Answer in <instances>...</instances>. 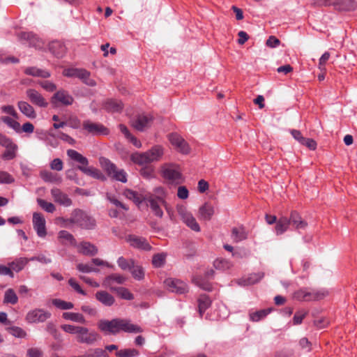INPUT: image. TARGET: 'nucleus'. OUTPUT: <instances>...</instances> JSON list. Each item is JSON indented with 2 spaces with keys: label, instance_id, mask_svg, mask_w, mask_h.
<instances>
[{
  "label": "nucleus",
  "instance_id": "nucleus-1",
  "mask_svg": "<svg viewBox=\"0 0 357 357\" xmlns=\"http://www.w3.org/2000/svg\"><path fill=\"white\" fill-rule=\"evenodd\" d=\"M123 195L128 199L132 200L136 204H139L143 200H145L149 204L150 208L156 216L159 218L162 216L163 211L161 206H165L166 203L159 202L154 196H144L137 192L129 189L124 190Z\"/></svg>",
  "mask_w": 357,
  "mask_h": 357
},
{
  "label": "nucleus",
  "instance_id": "nucleus-2",
  "mask_svg": "<svg viewBox=\"0 0 357 357\" xmlns=\"http://www.w3.org/2000/svg\"><path fill=\"white\" fill-rule=\"evenodd\" d=\"M160 174L168 185H177L184 182V177L179 165L166 163L161 167Z\"/></svg>",
  "mask_w": 357,
  "mask_h": 357
},
{
  "label": "nucleus",
  "instance_id": "nucleus-3",
  "mask_svg": "<svg viewBox=\"0 0 357 357\" xmlns=\"http://www.w3.org/2000/svg\"><path fill=\"white\" fill-rule=\"evenodd\" d=\"M163 154V147L160 145H155L146 152L132 154L130 158L136 164L144 165L160 160Z\"/></svg>",
  "mask_w": 357,
  "mask_h": 357
},
{
  "label": "nucleus",
  "instance_id": "nucleus-4",
  "mask_svg": "<svg viewBox=\"0 0 357 357\" xmlns=\"http://www.w3.org/2000/svg\"><path fill=\"white\" fill-rule=\"evenodd\" d=\"M99 162L102 168L110 177L123 183H126L127 181V174L123 169L118 168L108 159L103 157L100 158Z\"/></svg>",
  "mask_w": 357,
  "mask_h": 357
},
{
  "label": "nucleus",
  "instance_id": "nucleus-5",
  "mask_svg": "<svg viewBox=\"0 0 357 357\" xmlns=\"http://www.w3.org/2000/svg\"><path fill=\"white\" fill-rule=\"evenodd\" d=\"M265 220L267 224H275L274 231L277 235H281L287 231L290 226V220L284 215L280 216L278 219L275 215L266 214Z\"/></svg>",
  "mask_w": 357,
  "mask_h": 357
},
{
  "label": "nucleus",
  "instance_id": "nucleus-6",
  "mask_svg": "<svg viewBox=\"0 0 357 357\" xmlns=\"http://www.w3.org/2000/svg\"><path fill=\"white\" fill-rule=\"evenodd\" d=\"M324 292L307 288L300 289L294 293V298L299 301H319L325 297Z\"/></svg>",
  "mask_w": 357,
  "mask_h": 357
},
{
  "label": "nucleus",
  "instance_id": "nucleus-7",
  "mask_svg": "<svg viewBox=\"0 0 357 357\" xmlns=\"http://www.w3.org/2000/svg\"><path fill=\"white\" fill-rule=\"evenodd\" d=\"M63 75L68 77H77L89 86L96 85V82L91 77L90 73L85 69L66 68L63 71Z\"/></svg>",
  "mask_w": 357,
  "mask_h": 357
},
{
  "label": "nucleus",
  "instance_id": "nucleus-8",
  "mask_svg": "<svg viewBox=\"0 0 357 357\" xmlns=\"http://www.w3.org/2000/svg\"><path fill=\"white\" fill-rule=\"evenodd\" d=\"M0 146L5 148V151L1 155V159L3 160H11L17 157L18 146L14 142L13 139L5 135Z\"/></svg>",
  "mask_w": 357,
  "mask_h": 357
},
{
  "label": "nucleus",
  "instance_id": "nucleus-9",
  "mask_svg": "<svg viewBox=\"0 0 357 357\" xmlns=\"http://www.w3.org/2000/svg\"><path fill=\"white\" fill-rule=\"evenodd\" d=\"M168 139L172 146L182 154H188L190 148L188 142L178 133L173 132L168 135Z\"/></svg>",
  "mask_w": 357,
  "mask_h": 357
},
{
  "label": "nucleus",
  "instance_id": "nucleus-10",
  "mask_svg": "<svg viewBox=\"0 0 357 357\" xmlns=\"http://www.w3.org/2000/svg\"><path fill=\"white\" fill-rule=\"evenodd\" d=\"M78 331L77 335H76V340L79 343L91 344L99 338L98 333L89 331L86 327L81 326Z\"/></svg>",
  "mask_w": 357,
  "mask_h": 357
},
{
  "label": "nucleus",
  "instance_id": "nucleus-11",
  "mask_svg": "<svg viewBox=\"0 0 357 357\" xmlns=\"http://www.w3.org/2000/svg\"><path fill=\"white\" fill-rule=\"evenodd\" d=\"M74 222L85 229H91L95 225V220L79 209L74 211Z\"/></svg>",
  "mask_w": 357,
  "mask_h": 357
},
{
  "label": "nucleus",
  "instance_id": "nucleus-12",
  "mask_svg": "<svg viewBox=\"0 0 357 357\" xmlns=\"http://www.w3.org/2000/svg\"><path fill=\"white\" fill-rule=\"evenodd\" d=\"M117 333L121 332L137 333L142 332L140 326L133 324L130 320L116 319Z\"/></svg>",
  "mask_w": 357,
  "mask_h": 357
},
{
  "label": "nucleus",
  "instance_id": "nucleus-13",
  "mask_svg": "<svg viewBox=\"0 0 357 357\" xmlns=\"http://www.w3.org/2000/svg\"><path fill=\"white\" fill-rule=\"evenodd\" d=\"M178 213L181 215L183 222L191 229L199 231L200 227L192 214L188 212L184 206L178 208Z\"/></svg>",
  "mask_w": 357,
  "mask_h": 357
},
{
  "label": "nucleus",
  "instance_id": "nucleus-14",
  "mask_svg": "<svg viewBox=\"0 0 357 357\" xmlns=\"http://www.w3.org/2000/svg\"><path fill=\"white\" fill-rule=\"evenodd\" d=\"M51 314L43 309H34L29 311L26 316V321L29 323L43 322L49 319Z\"/></svg>",
  "mask_w": 357,
  "mask_h": 357
},
{
  "label": "nucleus",
  "instance_id": "nucleus-15",
  "mask_svg": "<svg viewBox=\"0 0 357 357\" xmlns=\"http://www.w3.org/2000/svg\"><path fill=\"white\" fill-rule=\"evenodd\" d=\"M52 103L58 107L60 105H70L73 102V98L68 92L60 90L54 94L51 100Z\"/></svg>",
  "mask_w": 357,
  "mask_h": 357
},
{
  "label": "nucleus",
  "instance_id": "nucleus-16",
  "mask_svg": "<svg viewBox=\"0 0 357 357\" xmlns=\"http://www.w3.org/2000/svg\"><path fill=\"white\" fill-rule=\"evenodd\" d=\"M213 275L214 271L211 269L205 273L204 278L195 275L193 276L192 280L193 283L200 288L206 291H211L212 289V284L208 282V280L211 278Z\"/></svg>",
  "mask_w": 357,
  "mask_h": 357
},
{
  "label": "nucleus",
  "instance_id": "nucleus-17",
  "mask_svg": "<svg viewBox=\"0 0 357 357\" xmlns=\"http://www.w3.org/2000/svg\"><path fill=\"white\" fill-rule=\"evenodd\" d=\"M83 128L88 132L95 135H107L109 134V130L102 124L93 123L90 121H86L83 123Z\"/></svg>",
  "mask_w": 357,
  "mask_h": 357
},
{
  "label": "nucleus",
  "instance_id": "nucleus-18",
  "mask_svg": "<svg viewBox=\"0 0 357 357\" xmlns=\"http://www.w3.org/2000/svg\"><path fill=\"white\" fill-rule=\"evenodd\" d=\"M26 97L29 100L33 105L40 107H46L48 105V102L43 96L41 93L35 89H29L26 91Z\"/></svg>",
  "mask_w": 357,
  "mask_h": 357
},
{
  "label": "nucleus",
  "instance_id": "nucleus-19",
  "mask_svg": "<svg viewBox=\"0 0 357 357\" xmlns=\"http://www.w3.org/2000/svg\"><path fill=\"white\" fill-rule=\"evenodd\" d=\"M165 284L168 289L177 294H184L188 290L187 284L179 280L167 278L165 280Z\"/></svg>",
  "mask_w": 357,
  "mask_h": 357
},
{
  "label": "nucleus",
  "instance_id": "nucleus-20",
  "mask_svg": "<svg viewBox=\"0 0 357 357\" xmlns=\"http://www.w3.org/2000/svg\"><path fill=\"white\" fill-rule=\"evenodd\" d=\"M33 225L38 236L45 237L46 236L45 220L41 213H34L33 214Z\"/></svg>",
  "mask_w": 357,
  "mask_h": 357
},
{
  "label": "nucleus",
  "instance_id": "nucleus-21",
  "mask_svg": "<svg viewBox=\"0 0 357 357\" xmlns=\"http://www.w3.org/2000/svg\"><path fill=\"white\" fill-rule=\"evenodd\" d=\"M18 36L21 40L28 42L31 46L37 49H43L44 47L43 41L32 32H22Z\"/></svg>",
  "mask_w": 357,
  "mask_h": 357
},
{
  "label": "nucleus",
  "instance_id": "nucleus-22",
  "mask_svg": "<svg viewBox=\"0 0 357 357\" xmlns=\"http://www.w3.org/2000/svg\"><path fill=\"white\" fill-rule=\"evenodd\" d=\"M215 213V206L211 202H205L198 211L197 216L200 220L208 221Z\"/></svg>",
  "mask_w": 357,
  "mask_h": 357
},
{
  "label": "nucleus",
  "instance_id": "nucleus-23",
  "mask_svg": "<svg viewBox=\"0 0 357 357\" xmlns=\"http://www.w3.org/2000/svg\"><path fill=\"white\" fill-rule=\"evenodd\" d=\"M116 319L110 321L101 319L98 323V329L106 334H117Z\"/></svg>",
  "mask_w": 357,
  "mask_h": 357
},
{
  "label": "nucleus",
  "instance_id": "nucleus-24",
  "mask_svg": "<svg viewBox=\"0 0 357 357\" xmlns=\"http://www.w3.org/2000/svg\"><path fill=\"white\" fill-rule=\"evenodd\" d=\"M152 121L151 116L140 114L132 121V126L137 130L142 131L150 126Z\"/></svg>",
  "mask_w": 357,
  "mask_h": 357
},
{
  "label": "nucleus",
  "instance_id": "nucleus-25",
  "mask_svg": "<svg viewBox=\"0 0 357 357\" xmlns=\"http://www.w3.org/2000/svg\"><path fill=\"white\" fill-rule=\"evenodd\" d=\"M51 195L54 201L64 206H69L72 204V200L68 196L57 188H54L51 190Z\"/></svg>",
  "mask_w": 357,
  "mask_h": 357
},
{
  "label": "nucleus",
  "instance_id": "nucleus-26",
  "mask_svg": "<svg viewBox=\"0 0 357 357\" xmlns=\"http://www.w3.org/2000/svg\"><path fill=\"white\" fill-rule=\"evenodd\" d=\"M127 241L131 246L138 249L149 250L151 248L145 238L135 235L128 236Z\"/></svg>",
  "mask_w": 357,
  "mask_h": 357
},
{
  "label": "nucleus",
  "instance_id": "nucleus-27",
  "mask_svg": "<svg viewBox=\"0 0 357 357\" xmlns=\"http://www.w3.org/2000/svg\"><path fill=\"white\" fill-rule=\"evenodd\" d=\"M290 225H292L296 229H304L307 226L306 221L303 220L301 215L296 211H292L289 218Z\"/></svg>",
  "mask_w": 357,
  "mask_h": 357
},
{
  "label": "nucleus",
  "instance_id": "nucleus-28",
  "mask_svg": "<svg viewBox=\"0 0 357 357\" xmlns=\"http://www.w3.org/2000/svg\"><path fill=\"white\" fill-rule=\"evenodd\" d=\"M17 107L20 111L26 117L29 119H35L37 116L36 112L29 103L26 101H19Z\"/></svg>",
  "mask_w": 357,
  "mask_h": 357
},
{
  "label": "nucleus",
  "instance_id": "nucleus-29",
  "mask_svg": "<svg viewBox=\"0 0 357 357\" xmlns=\"http://www.w3.org/2000/svg\"><path fill=\"white\" fill-rule=\"evenodd\" d=\"M49 50L55 56L62 57L66 53V47L59 41H52L49 44Z\"/></svg>",
  "mask_w": 357,
  "mask_h": 357
},
{
  "label": "nucleus",
  "instance_id": "nucleus-30",
  "mask_svg": "<svg viewBox=\"0 0 357 357\" xmlns=\"http://www.w3.org/2000/svg\"><path fill=\"white\" fill-rule=\"evenodd\" d=\"M19 118H15L8 116H3L1 117L2 121L8 127L15 130L17 133H21V125L17 121Z\"/></svg>",
  "mask_w": 357,
  "mask_h": 357
},
{
  "label": "nucleus",
  "instance_id": "nucleus-31",
  "mask_svg": "<svg viewBox=\"0 0 357 357\" xmlns=\"http://www.w3.org/2000/svg\"><path fill=\"white\" fill-rule=\"evenodd\" d=\"M96 298L98 301L107 306H111L114 303V298L108 292L100 291L96 294Z\"/></svg>",
  "mask_w": 357,
  "mask_h": 357
},
{
  "label": "nucleus",
  "instance_id": "nucleus-32",
  "mask_svg": "<svg viewBox=\"0 0 357 357\" xmlns=\"http://www.w3.org/2000/svg\"><path fill=\"white\" fill-rule=\"evenodd\" d=\"M104 108L110 112H119L123 109V103L120 100L110 99L105 102Z\"/></svg>",
  "mask_w": 357,
  "mask_h": 357
},
{
  "label": "nucleus",
  "instance_id": "nucleus-33",
  "mask_svg": "<svg viewBox=\"0 0 357 357\" xmlns=\"http://www.w3.org/2000/svg\"><path fill=\"white\" fill-rule=\"evenodd\" d=\"M211 304V301L207 295H200V296L198 298V310L200 317H202L203 314L209 307Z\"/></svg>",
  "mask_w": 357,
  "mask_h": 357
},
{
  "label": "nucleus",
  "instance_id": "nucleus-34",
  "mask_svg": "<svg viewBox=\"0 0 357 357\" xmlns=\"http://www.w3.org/2000/svg\"><path fill=\"white\" fill-rule=\"evenodd\" d=\"M340 4L337 10L340 11L354 10L357 8V1L355 0H338Z\"/></svg>",
  "mask_w": 357,
  "mask_h": 357
},
{
  "label": "nucleus",
  "instance_id": "nucleus-35",
  "mask_svg": "<svg viewBox=\"0 0 357 357\" xmlns=\"http://www.w3.org/2000/svg\"><path fill=\"white\" fill-rule=\"evenodd\" d=\"M119 128H120L121 132L125 135L126 139L130 143H132L135 147L140 148L142 146L141 142L137 138H136L135 137H134L133 135H132L130 133L128 129L127 128V127L126 126H124L123 124H120Z\"/></svg>",
  "mask_w": 357,
  "mask_h": 357
},
{
  "label": "nucleus",
  "instance_id": "nucleus-36",
  "mask_svg": "<svg viewBox=\"0 0 357 357\" xmlns=\"http://www.w3.org/2000/svg\"><path fill=\"white\" fill-rule=\"evenodd\" d=\"M28 261L29 260L26 258L20 257L9 263L8 266H10L13 272H20L25 267Z\"/></svg>",
  "mask_w": 357,
  "mask_h": 357
},
{
  "label": "nucleus",
  "instance_id": "nucleus-37",
  "mask_svg": "<svg viewBox=\"0 0 357 357\" xmlns=\"http://www.w3.org/2000/svg\"><path fill=\"white\" fill-rule=\"evenodd\" d=\"M67 154L69 156V158L79 164H81V166H87L88 165V160L86 158L84 157L82 154L78 153L77 151L69 149L67 151Z\"/></svg>",
  "mask_w": 357,
  "mask_h": 357
},
{
  "label": "nucleus",
  "instance_id": "nucleus-38",
  "mask_svg": "<svg viewBox=\"0 0 357 357\" xmlns=\"http://www.w3.org/2000/svg\"><path fill=\"white\" fill-rule=\"evenodd\" d=\"M40 177L46 182L57 183L61 182V178L56 174L52 173L47 170L40 172Z\"/></svg>",
  "mask_w": 357,
  "mask_h": 357
},
{
  "label": "nucleus",
  "instance_id": "nucleus-39",
  "mask_svg": "<svg viewBox=\"0 0 357 357\" xmlns=\"http://www.w3.org/2000/svg\"><path fill=\"white\" fill-rule=\"evenodd\" d=\"M24 72L27 75H30L35 77H40L43 78H47L50 76L49 72L35 67L27 68L25 69Z\"/></svg>",
  "mask_w": 357,
  "mask_h": 357
},
{
  "label": "nucleus",
  "instance_id": "nucleus-40",
  "mask_svg": "<svg viewBox=\"0 0 357 357\" xmlns=\"http://www.w3.org/2000/svg\"><path fill=\"white\" fill-rule=\"evenodd\" d=\"M231 237L234 242H239L247 238V233L243 227H234L231 230Z\"/></svg>",
  "mask_w": 357,
  "mask_h": 357
},
{
  "label": "nucleus",
  "instance_id": "nucleus-41",
  "mask_svg": "<svg viewBox=\"0 0 357 357\" xmlns=\"http://www.w3.org/2000/svg\"><path fill=\"white\" fill-rule=\"evenodd\" d=\"M97 248L89 243H82L79 247V252L84 255H94L97 253Z\"/></svg>",
  "mask_w": 357,
  "mask_h": 357
},
{
  "label": "nucleus",
  "instance_id": "nucleus-42",
  "mask_svg": "<svg viewBox=\"0 0 357 357\" xmlns=\"http://www.w3.org/2000/svg\"><path fill=\"white\" fill-rule=\"evenodd\" d=\"M62 317L66 320H70L81 324H84L86 321L84 316L79 313L63 312L62 314Z\"/></svg>",
  "mask_w": 357,
  "mask_h": 357
},
{
  "label": "nucleus",
  "instance_id": "nucleus-43",
  "mask_svg": "<svg viewBox=\"0 0 357 357\" xmlns=\"http://www.w3.org/2000/svg\"><path fill=\"white\" fill-rule=\"evenodd\" d=\"M271 312V308L261 310L250 313V319L252 321H259L266 317Z\"/></svg>",
  "mask_w": 357,
  "mask_h": 357
},
{
  "label": "nucleus",
  "instance_id": "nucleus-44",
  "mask_svg": "<svg viewBox=\"0 0 357 357\" xmlns=\"http://www.w3.org/2000/svg\"><path fill=\"white\" fill-rule=\"evenodd\" d=\"M81 171L87 175L91 176L93 178H100L102 176L100 171L93 167H87V166H79L78 167Z\"/></svg>",
  "mask_w": 357,
  "mask_h": 357
},
{
  "label": "nucleus",
  "instance_id": "nucleus-45",
  "mask_svg": "<svg viewBox=\"0 0 357 357\" xmlns=\"http://www.w3.org/2000/svg\"><path fill=\"white\" fill-rule=\"evenodd\" d=\"M213 266L218 270L225 271L231 268V263L225 259L218 258L214 261Z\"/></svg>",
  "mask_w": 357,
  "mask_h": 357
},
{
  "label": "nucleus",
  "instance_id": "nucleus-46",
  "mask_svg": "<svg viewBox=\"0 0 357 357\" xmlns=\"http://www.w3.org/2000/svg\"><path fill=\"white\" fill-rule=\"evenodd\" d=\"M18 298L13 289H8L6 291L4 295V303H10L15 305L17 303Z\"/></svg>",
  "mask_w": 357,
  "mask_h": 357
},
{
  "label": "nucleus",
  "instance_id": "nucleus-47",
  "mask_svg": "<svg viewBox=\"0 0 357 357\" xmlns=\"http://www.w3.org/2000/svg\"><path fill=\"white\" fill-rule=\"evenodd\" d=\"M130 271L135 280H142L144 277V271L143 268L138 264H135V262L131 266V270H130Z\"/></svg>",
  "mask_w": 357,
  "mask_h": 357
},
{
  "label": "nucleus",
  "instance_id": "nucleus-48",
  "mask_svg": "<svg viewBox=\"0 0 357 357\" xmlns=\"http://www.w3.org/2000/svg\"><path fill=\"white\" fill-rule=\"evenodd\" d=\"M146 196H154L155 198L162 203H166V191L163 187H157L153 190V194H149Z\"/></svg>",
  "mask_w": 357,
  "mask_h": 357
},
{
  "label": "nucleus",
  "instance_id": "nucleus-49",
  "mask_svg": "<svg viewBox=\"0 0 357 357\" xmlns=\"http://www.w3.org/2000/svg\"><path fill=\"white\" fill-rule=\"evenodd\" d=\"M139 352L135 349H124L117 351L116 356L117 357H135L139 355Z\"/></svg>",
  "mask_w": 357,
  "mask_h": 357
},
{
  "label": "nucleus",
  "instance_id": "nucleus-50",
  "mask_svg": "<svg viewBox=\"0 0 357 357\" xmlns=\"http://www.w3.org/2000/svg\"><path fill=\"white\" fill-rule=\"evenodd\" d=\"M59 238L61 239L62 243H70L71 245L75 244V240L72 234H70L68 231L63 230L59 231Z\"/></svg>",
  "mask_w": 357,
  "mask_h": 357
},
{
  "label": "nucleus",
  "instance_id": "nucleus-51",
  "mask_svg": "<svg viewBox=\"0 0 357 357\" xmlns=\"http://www.w3.org/2000/svg\"><path fill=\"white\" fill-rule=\"evenodd\" d=\"M7 331L12 335L19 337V338H24L26 336V331L20 327L18 326H12L7 328Z\"/></svg>",
  "mask_w": 357,
  "mask_h": 357
},
{
  "label": "nucleus",
  "instance_id": "nucleus-52",
  "mask_svg": "<svg viewBox=\"0 0 357 357\" xmlns=\"http://www.w3.org/2000/svg\"><path fill=\"white\" fill-rule=\"evenodd\" d=\"M52 303L54 306L61 310H70L73 307V304L72 303L66 302L61 299H53Z\"/></svg>",
  "mask_w": 357,
  "mask_h": 357
},
{
  "label": "nucleus",
  "instance_id": "nucleus-53",
  "mask_svg": "<svg viewBox=\"0 0 357 357\" xmlns=\"http://www.w3.org/2000/svg\"><path fill=\"white\" fill-rule=\"evenodd\" d=\"M340 4L338 0H316L313 3L314 6H333L337 10V6Z\"/></svg>",
  "mask_w": 357,
  "mask_h": 357
},
{
  "label": "nucleus",
  "instance_id": "nucleus-54",
  "mask_svg": "<svg viewBox=\"0 0 357 357\" xmlns=\"http://www.w3.org/2000/svg\"><path fill=\"white\" fill-rule=\"evenodd\" d=\"M119 266L123 271L131 270V266L133 265L134 261L132 259H127L123 257L119 258L117 261Z\"/></svg>",
  "mask_w": 357,
  "mask_h": 357
},
{
  "label": "nucleus",
  "instance_id": "nucleus-55",
  "mask_svg": "<svg viewBox=\"0 0 357 357\" xmlns=\"http://www.w3.org/2000/svg\"><path fill=\"white\" fill-rule=\"evenodd\" d=\"M38 203L39 206L47 212L53 213L56 210L52 203L48 202L44 199H38Z\"/></svg>",
  "mask_w": 357,
  "mask_h": 357
},
{
  "label": "nucleus",
  "instance_id": "nucleus-56",
  "mask_svg": "<svg viewBox=\"0 0 357 357\" xmlns=\"http://www.w3.org/2000/svg\"><path fill=\"white\" fill-rule=\"evenodd\" d=\"M117 294L122 298L126 300H132L134 298L133 294L125 287H119L116 289Z\"/></svg>",
  "mask_w": 357,
  "mask_h": 357
},
{
  "label": "nucleus",
  "instance_id": "nucleus-57",
  "mask_svg": "<svg viewBox=\"0 0 357 357\" xmlns=\"http://www.w3.org/2000/svg\"><path fill=\"white\" fill-rule=\"evenodd\" d=\"M2 113L8 114V116L19 118V115L13 105H3L1 107Z\"/></svg>",
  "mask_w": 357,
  "mask_h": 357
},
{
  "label": "nucleus",
  "instance_id": "nucleus-58",
  "mask_svg": "<svg viewBox=\"0 0 357 357\" xmlns=\"http://www.w3.org/2000/svg\"><path fill=\"white\" fill-rule=\"evenodd\" d=\"M86 357H109L108 354L105 350L102 349H95L89 350Z\"/></svg>",
  "mask_w": 357,
  "mask_h": 357
},
{
  "label": "nucleus",
  "instance_id": "nucleus-59",
  "mask_svg": "<svg viewBox=\"0 0 357 357\" xmlns=\"http://www.w3.org/2000/svg\"><path fill=\"white\" fill-rule=\"evenodd\" d=\"M166 255L161 253L155 255L153 257L152 264L155 267L162 266L165 261Z\"/></svg>",
  "mask_w": 357,
  "mask_h": 357
},
{
  "label": "nucleus",
  "instance_id": "nucleus-60",
  "mask_svg": "<svg viewBox=\"0 0 357 357\" xmlns=\"http://www.w3.org/2000/svg\"><path fill=\"white\" fill-rule=\"evenodd\" d=\"M56 223L63 227H68L69 225L75 224L74 211L73 212L72 217L70 218L66 219L62 217H59L56 219Z\"/></svg>",
  "mask_w": 357,
  "mask_h": 357
},
{
  "label": "nucleus",
  "instance_id": "nucleus-61",
  "mask_svg": "<svg viewBox=\"0 0 357 357\" xmlns=\"http://www.w3.org/2000/svg\"><path fill=\"white\" fill-rule=\"evenodd\" d=\"M14 181V178L9 173L4 171H0V183L10 184L13 183Z\"/></svg>",
  "mask_w": 357,
  "mask_h": 357
},
{
  "label": "nucleus",
  "instance_id": "nucleus-62",
  "mask_svg": "<svg viewBox=\"0 0 357 357\" xmlns=\"http://www.w3.org/2000/svg\"><path fill=\"white\" fill-rule=\"evenodd\" d=\"M81 326H73V325H70V324H63L61 326V328L68 333H70V334H76L77 335V333H78V331L79 329L80 328Z\"/></svg>",
  "mask_w": 357,
  "mask_h": 357
},
{
  "label": "nucleus",
  "instance_id": "nucleus-63",
  "mask_svg": "<svg viewBox=\"0 0 357 357\" xmlns=\"http://www.w3.org/2000/svg\"><path fill=\"white\" fill-rule=\"evenodd\" d=\"M38 84L43 89L48 92H52L56 89V85L53 82L48 80L40 81L38 82Z\"/></svg>",
  "mask_w": 357,
  "mask_h": 357
},
{
  "label": "nucleus",
  "instance_id": "nucleus-64",
  "mask_svg": "<svg viewBox=\"0 0 357 357\" xmlns=\"http://www.w3.org/2000/svg\"><path fill=\"white\" fill-rule=\"evenodd\" d=\"M43 351L37 347L30 348L26 352V357H43Z\"/></svg>",
  "mask_w": 357,
  "mask_h": 357
}]
</instances>
